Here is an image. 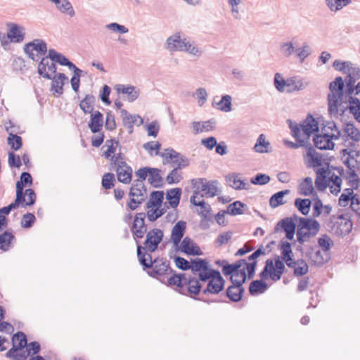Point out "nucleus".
<instances>
[{"label":"nucleus","instance_id":"obj_1","mask_svg":"<svg viewBox=\"0 0 360 360\" xmlns=\"http://www.w3.org/2000/svg\"><path fill=\"white\" fill-rule=\"evenodd\" d=\"M137 256L143 270L151 269L147 271L151 277L163 282L165 276L172 273L169 261L163 258L152 260L151 255L148 252H143L142 246L139 245H137Z\"/></svg>","mask_w":360,"mask_h":360},{"label":"nucleus","instance_id":"obj_2","mask_svg":"<svg viewBox=\"0 0 360 360\" xmlns=\"http://www.w3.org/2000/svg\"><path fill=\"white\" fill-rule=\"evenodd\" d=\"M287 122L292 136L297 142L300 143V146L302 147H307L310 145L309 140L311 134L319 130L318 122L311 115H308L300 124L290 120H288Z\"/></svg>","mask_w":360,"mask_h":360},{"label":"nucleus","instance_id":"obj_3","mask_svg":"<svg viewBox=\"0 0 360 360\" xmlns=\"http://www.w3.org/2000/svg\"><path fill=\"white\" fill-rule=\"evenodd\" d=\"M344 81L341 77H338L330 82L329 89L330 93L328 96V111L331 115H336L338 112V106L346 103L347 96L344 94Z\"/></svg>","mask_w":360,"mask_h":360},{"label":"nucleus","instance_id":"obj_4","mask_svg":"<svg viewBox=\"0 0 360 360\" xmlns=\"http://www.w3.org/2000/svg\"><path fill=\"white\" fill-rule=\"evenodd\" d=\"M112 169H115L117 177L120 182L129 184L131 181L132 169L124 160L121 154L111 158Z\"/></svg>","mask_w":360,"mask_h":360},{"label":"nucleus","instance_id":"obj_5","mask_svg":"<svg viewBox=\"0 0 360 360\" xmlns=\"http://www.w3.org/2000/svg\"><path fill=\"white\" fill-rule=\"evenodd\" d=\"M328 226L332 233L338 236H345L352 231V222L348 217L344 215L333 216Z\"/></svg>","mask_w":360,"mask_h":360},{"label":"nucleus","instance_id":"obj_6","mask_svg":"<svg viewBox=\"0 0 360 360\" xmlns=\"http://www.w3.org/2000/svg\"><path fill=\"white\" fill-rule=\"evenodd\" d=\"M163 164H171L174 168L182 169L189 165L188 159L173 148H166L161 153Z\"/></svg>","mask_w":360,"mask_h":360},{"label":"nucleus","instance_id":"obj_7","mask_svg":"<svg viewBox=\"0 0 360 360\" xmlns=\"http://www.w3.org/2000/svg\"><path fill=\"white\" fill-rule=\"evenodd\" d=\"M129 195L131 197L128 206L131 210H135L147 196L146 189L141 181L135 180L130 188Z\"/></svg>","mask_w":360,"mask_h":360},{"label":"nucleus","instance_id":"obj_8","mask_svg":"<svg viewBox=\"0 0 360 360\" xmlns=\"http://www.w3.org/2000/svg\"><path fill=\"white\" fill-rule=\"evenodd\" d=\"M24 51L30 58L37 61L41 56L44 55L47 52V45L44 41L37 39L26 44Z\"/></svg>","mask_w":360,"mask_h":360},{"label":"nucleus","instance_id":"obj_9","mask_svg":"<svg viewBox=\"0 0 360 360\" xmlns=\"http://www.w3.org/2000/svg\"><path fill=\"white\" fill-rule=\"evenodd\" d=\"M146 233V238L143 243L144 247H142V252H153L158 249L164 237L163 231L160 229H153Z\"/></svg>","mask_w":360,"mask_h":360},{"label":"nucleus","instance_id":"obj_10","mask_svg":"<svg viewBox=\"0 0 360 360\" xmlns=\"http://www.w3.org/2000/svg\"><path fill=\"white\" fill-rule=\"evenodd\" d=\"M146 214L143 212L137 213L134 217L131 231L134 240L143 238L147 232L145 224Z\"/></svg>","mask_w":360,"mask_h":360},{"label":"nucleus","instance_id":"obj_11","mask_svg":"<svg viewBox=\"0 0 360 360\" xmlns=\"http://www.w3.org/2000/svg\"><path fill=\"white\" fill-rule=\"evenodd\" d=\"M214 276L209 280L207 286L202 290L204 294H218L224 288V280L220 274L219 271H213Z\"/></svg>","mask_w":360,"mask_h":360},{"label":"nucleus","instance_id":"obj_12","mask_svg":"<svg viewBox=\"0 0 360 360\" xmlns=\"http://www.w3.org/2000/svg\"><path fill=\"white\" fill-rule=\"evenodd\" d=\"M8 26L7 37L10 41L14 43L22 42L25 39V29L15 23H10Z\"/></svg>","mask_w":360,"mask_h":360},{"label":"nucleus","instance_id":"obj_13","mask_svg":"<svg viewBox=\"0 0 360 360\" xmlns=\"http://www.w3.org/2000/svg\"><path fill=\"white\" fill-rule=\"evenodd\" d=\"M176 249L188 255H201L202 254L200 248L188 237H185Z\"/></svg>","mask_w":360,"mask_h":360},{"label":"nucleus","instance_id":"obj_14","mask_svg":"<svg viewBox=\"0 0 360 360\" xmlns=\"http://www.w3.org/2000/svg\"><path fill=\"white\" fill-rule=\"evenodd\" d=\"M49 56L43 58L38 65V73L44 78L51 79L52 75L56 72V65L55 63L49 62Z\"/></svg>","mask_w":360,"mask_h":360},{"label":"nucleus","instance_id":"obj_15","mask_svg":"<svg viewBox=\"0 0 360 360\" xmlns=\"http://www.w3.org/2000/svg\"><path fill=\"white\" fill-rule=\"evenodd\" d=\"M180 51L185 52L196 58L202 56L203 51L194 41L191 40L187 37H184L182 48Z\"/></svg>","mask_w":360,"mask_h":360},{"label":"nucleus","instance_id":"obj_16","mask_svg":"<svg viewBox=\"0 0 360 360\" xmlns=\"http://www.w3.org/2000/svg\"><path fill=\"white\" fill-rule=\"evenodd\" d=\"M186 229V223L184 221H179L172 228L171 240L174 247L177 248L183 238Z\"/></svg>","mask_w":360,"mask_h":360},{"label":"nucleus","instance_id":"obj_17","mask_svg":"<svg viewBox=\"0 0 360 360\" xmlns=\"http://www.w3.org/2000/svg\"><path fill=\"white\" fill-rule=\"evenodd\" d=\"M183 41L184 37H181V32H176L167 39L165 48L169 52L180 51Z\"/></svg>","mask_w":360,"mask_h":360},{"label":"nucleus","instance_id":"obj_18","mask_svg":"<svg viewBox=\"0 0 360 360\" xmlns=\"http://www.w3.org/2000/svg\"><path fill=\"white\" fill-rule=\"evenodd\" d=\"M265 255V250L262 246L261 248H258L256 251H255L250 256L248 257L249 262L246 261V264L245 266H246L247 271H248V278L249 279H252L255 273V269L257 266V261L256 259L258 258L261 255Z\"/></svg>","mask_w":360,"mask_h":360},{"label":"nucleus","instance_id":"obj_19","mask_svg":"<svg viewBox=\"0 0 360 360\" xmlns=\"http://www.w3.org/2000/svg\"><path fill=\"white\" fill-rule=\"evenodd\" d=\"M118 94L127 95V101L133 102L136 100L140 94L139 89L131 85L117 84L115 87Z\"/></svg>","mask_w":360,"mask_h":360},{"label":"nucleus","instance_id":"obj_20","mask_svg":"<svg viewBox=\"0 0 360 360\" xmlns=\"http://www.w3.org/2000/svg\"><path fill=\"white\" fill-rule=\"evenodd\" d=\"M120 113L123 124L129 129L130 134L132 133L134 124L139 122L138 125H140L143 123V120L139 115L129 114L125 109H121Z\"/></svg>","mask_w":360,"mask_h":360},{"label":"nucleus","instance_id":"obj_21","mask_svg":"<svg viewBox=\"0 0 360 360\" xmlns=\"http://www.w3.org/2000/svg\"><path fill=\"white\" fill-rule=\"evenodd\" d=\"M274 84L279 92L292 93L291 77L285 79L281 73L277 72L274 75Z\"/></svg>","mask_w":360,"mask_h":360},{"label":"nucleus","instance_id":"obj_22","mask_svg":"<svg viewBox=\"0 0 360 360\" xmlns=\"http://www.w3.org/2000/svg\"><path fill=\"white\" fill-rule=\"evenodd\" d=\"M345 74H347L345 79L346 86H350L360 78V67L349 62L348 63L347 69L345 70Z\"/></svg>","mask_w":360,"mask_h":360},{"label":"nucleus","instance_id":"obj_23","mask_svg":"<svg viewBox=\"0 0 360 360\" xmlns=\"http://www.w3.org/2000/svg\"><path fill=\"white\" fill-rule=\"evenodd\" d=\"M278 227L284 230L288 239H293L296 226L292 218L287 217L280 221L276 229H278Z\"/></svg>","mask_w":360,"mask_h":360},{"label":"nucleus","instance_id":"obj_24","mask_svg":"<svg viewBox=\"0 0 360 360\" xmlns=\"http://www.w3.org/2000/svg\"><path fill=\"white\" fill-rule=\"evenodd\" d=\"M333 139L327 135L316 134L314 138V143L316 148L321 150H332L334 148Z\"/></svg>","mask_w":360,"mask_h":360},{"label":"nucleus","instance_id":"obj_25","mask_svg":"<svg viewBox=\"0 0 360 360\" xmlns=\"http://www.w3.org/2000/svg\"><path fill=\"white\" fill-rule=\"evenodd\" d=\"M341 136L358 142L360 141V131L353 124L347 123L344 125L342 131H341Z\"/></svg>","mask_w":360,"mask_h":360},{"label":"nucleus","instance_id":"obj_26","mask_svg":"<svg viewBox=\"0 0 360 360\" xmlns=\"http://www.w3.org/2000/svg\"><path fill=\"white\" fill-rule=\"evenodd\" d=\"M215 122L207 120L205 122H193L191 123L192 133L198 134L212 131L214 129Z\"/></svg>","mask_w":360,"mask_h":360},{"label":"nucleus","instance_id":"obj_27","mask_svg":"<svg viewBox=\"0 0 360 360\" xmlns=\"http://www.w3.org/2000/svg\"><path fill=\"white\" fill-rule=\"evenodd\" d=\"M103 125V116L99 111L91 113L89 127L93 133L99 132Z\"/></svg>","mask_w":360,"mask_h":360},{"label":"nucleus","instance_id":"obj_28","mask_svg":"<svg viewBox=\"0 0 360 360\" xmlns=\"http://www.w3.org/2000/svg\"><path fill=\"white\" fill-rule=\"evenodd\" d=\"M295 220H299L298 226L302 228L304 230H309L314 233H318L320 229L319 223L314 219H307L302 217H298L295 216Z\"/></svg>","mask_w":360,"mask_h":360},{"label":"nucleus","instance_id":"obj_29","mask_svg":"<svg viewBox=\"0 0 360 360\" xmlns=\"http://www.w3.org/2000/svg\"><path fill=\"white\" fill-rule=\"evenodd\" d=\"M326 169L328 183L330 187V191L333 193L338 194L340 191L342 179L331 170L328 169Z\"/></svg>","mask_w":360,"mask_h":360},{"label":"nucleus","instance_id":"obj_30","mask_svg":"<svg viewBox=\"0 0 360 360\" xmlns=\"http://www.w3.org/2000/svg\"><path fill=\"white\" fill-rule=\"evenodd\" d=\"M327 135L329 138L337 140L341 137L340 131L334 122H326L321 129V135Z\"/></svg>","mask_w":360,"mask_h":360},{"label":"nucleus","instance_id":"obj_31","mask_svg":"<svg viewBox=\"0 0 360 360\" xmlns=\"http://www.w3.org/2000/svg\"><path fill=\"white\" fill-rule=\"evenodd\" d=\"M13 347L8 350V354L13 353L15 349H22L27 345V337L22 332H18L12 338Z\"/></svg>","mask_w":360,"mask_h":360},{"label":"nucleus","instance_id":"obj_32","mask_svg":"<svg viewBox=\"0 0 360 360\" xmlns=\"http://www.w3.org/2000/svg\"><path fill=\"white\" fill-rule=\"evenodd\" d=\"M51 91L58 95H61L63 92V86L68 78L63 73H58L54 77H52Z\"/></svg>","mask_w":360,"mask_h":360},{"label":"nucleus","instance_id":"obj_33","mask_svg":"<svg viewBox=\"0 0 360 360\" xmlns=\"http://www.w3.org/2000/svg\"><path fill=\"white\" fill-rule=\"evenodd\" d=\"M49 58L53 61L58 63L61 65L68 66L70 69H73L76 66L70 62L65 56L58 53L54 49L49 50Z\"/></svg>","mask_w":360,"mask_h":360},{"label":"nucleus","instance_id":"obj_34","mask_svg":"<svg viewBox=\"0 0 360 360\" xmlns=\"http://www.w3.org/2000/svg\"><path fill=\"white\" fill-rule=\"evenodd\" d=\"M244 292V288L242 285H230L226 290V295L232 302H239L242 299Z\"/></svg>","mask_w":360,"mask_h":360},{"label":"nucleus","instance_id":"obj_35","mask_svg":"<svg viewBox=\"0 0 360 360\" xmlns=\"http://www.w3.org/2000/svg\"><path fill=\"white\" fill-rule=\"evenodd\" d=\"M316 179L315 184L318 190L324 191L329 184L327 179V169L325 168H319L316 171Z\"/></svg>","mask_w":360,"mask_h":360},{"label":"nucleus","instance_id":"obj_36","mask_svg":"<svg viewBox=\"0 0 360 360\" xmlns=\"http://www.w3.org/2000/svg\"><path fill=\"white\" fill-rule=\"evenodd\" d=\"M352 3V0H325L326 7L330 11L336 13Z\"/></svg>","mask_w":360,"mask_h":360},{"label":"nucleus","instance_id":"obj_37","mask_svg":"<svg viewBox=\"0 0 360 360\" xmlns=\"http://www.w3.org/2000/svg\"><path fill=\"white\" fill-rule=\"evenodd\" d=\"M281 251L282 259L285 262L288 266H290L291 262L293 261V253L291 245L289 242L282 241L281 244Z\"/></svg>","mask_w":360,"mask_h":360},{"label":"nucleus","instance_id":"obj_38","mask_svg":"<svg viewBox=\"0 0 360 360\" xmlns=\"http://www.w3.org/2000/svg\"><path fill=\"white\" fill-rule=\"evenodd\" d=\"M307 156L309 158L310 167H316L321 166L323 159L322 155L319 153L313 147L310 146L307 151Z\"/></svg>","mask_w":360,"mask_h":360},{"label":"nucleus","instance_id":"obj_39","mask_svg":"<svg viewBox=\"0 0 360 360\" xmlns=\"http://www.w3.org/2000/svg\"><path fill=\"white\" fill-rule=\"evenodd\" d=\"M285 270L284 263L279 257L273 261V269L270 274V278L274 281H278L281 279V276Z\"/></svg>","mask_w":360,"mask_h":360},{"label":"nucleus","instance_id":"obj_40","mask_svg":"<svg viewBox=\"0 0 360 360\" xmlns=\"http://www.w3.org/2000/svg\"><path fill=\"white\" fill-rule=\"evenodd\" d=\"M96 98L91 95H86L79 103L81 110L85 113H92L95 105Z\"/></svg>","mask_w":360,"mask_h":360},{"label":"nucleus","instance_id":"obj_41","mask_svg":"<svg viewBox=\"0 0 360 360\" xmlns=\"http://www.w3.org/2000/svg\"><path fill=\"white\" fill-rule=\"evenodd\" d=\"M208 266V262L205 259L195 258L191 260L190 269L193 274L197 275L200 271L207 270V267Z\"/></svg>","mask_w":360,"mask_h":360},{"label":"nucleus","instance_id":"obj_42","mask_svg":"<svg viewBox=\"0 0 360 360\" xmlns=\"http://www.w3.org/2000/svg\"><path fill=\"white\" fill-rule=\"evenodd\" d=\"M247 270L246 266H243L238 268V271L233 273L231 276V281L232 284L242 285L245 282L248 277L245 271Z\"/></svg>","mask_w":360,"mask_h":360},{"label":"nucleus","instance_id":"obj_43","mask_svg":"<svg viewBox=\"0 0 360 360\" xmlns=\"http://www.w3.org/2000/svg\"><path fill=\"white\" fill-rule=\"evenodd\" d=\"M290 267L294 269V274L296 276H301L306 274L308 271V265L303 259L292 261Z\"/></svg>","mask_w":360,"mask_h":360},{"label":"nucleus","instance_id":"obj_44","mask_svg":"<svg viewBox=\"0 0 360 360\" xmlns=\"http://www.w3.org/2000/svg\"><path fill=\"white\" fill-rule=\"evenodd\" d=\"M199 198V193H195L191 198V202L195 206H198L200 208V214L204 217H207L210 210V205L205 202L204 200H196V198Z\"/></svg>","mask_w":360,"mask_h":360},{"label":"nucleus","instance_id":"obj_45","mask_svg":"<svg viewBox=\"0 0 360 360\" xmlns=\"http://www.w3.org/2000/svg\"><path fill=\"white\" fill-rule=\"evenodd\" d=\"M201 191L205 193L206 197L212 198L219 194L217 181L206 182L202 184Z\"/></svg>","mask_w":360,"mask_h":360},{"label":"nucleus","instance_id":"obj_46","mask_svg":"<svg viewBox=\"0 0 360 360\" xmlns=\"http://www.w3.org/2000/svg\"><path fill=\"white\" fill-rule=\"evenodd\" d=\"M299 193L303 195H309L314 191L313 181L311 177H306L298 186Z\"/></svg>","mask_w":360,"mask_h":360},{"label":"nucleus","instance_id":"obj_47","mask_svg":"<svg viewBox=\"0 0 360 360\" xmlns=\"http://www.w3.org/2000/svg\"><path fill=\"white\" fill-rule=\"evenodd\" d=\"M164 198V193L162 191H153L150 193V198L146 203V207L148 209L158 207L161 205Z\"/></svg>","mask_w":360,"mask_h":360},{"label":"nucleus","instance_id":"obj_48","mask_svg":"<svg viewBox=\"0 0 360 360\" xmlns=\"http://www.w3.org/2000/svg\"><path fill=\"white\" fill-rule=\"evenodd\" d=\"M181 190L179 188L171 189L167 192V199L169 200L172 207H176L178 206L181 198Z\"/></svg>","mask_w":360,"mask_h":360},{"label":"nucleus","instance_id":"obj_49","mask_svg":"<svg viewBox=\"0 0 360 360\" xmlns=\"http://www.w3.org/2000/svg\"><path fill=\"white\" fill-rule=\"evenodd\" d=\"M290 193L289 190H284L274 194L269 200V205L271 207L276 208L280 205H282L285 203L283 201V198L285 195Z\"/></svg>","mask_w":360,"mask_h":360},{"label":"nucleus","instance_id":"obj_50","mask_svg":"<svg viewBox=\"0 0 360 360\" xmlns=\"http://www.w3.org/2000/svg\"><path fill=\"white\" fill-rule=\"evenodd\" d=\"M245 264H246L245 259H240L232 264H225L223 266L222 272L226 276H231L233 273L238 271L239 267H242L245 266Z\"/></svg>","mask_w":360,"mask_h":360},{"label":"nucleus","instance_id":"obj_51","mask_svg":"<svg viewBox=\"0 0 360 360\" xmlns=\"http://www.w3.org/2000/svg\"><path fill=\"white\" fill-rule=\"evenodd\" d=\"M311 201L309 199L297 198L295 206L303 214L307 215L310 211Z\"/></svg>","mask_w":360,"mask_h":360},{"label":"nucleus","instance_id":"obj_52","mask_svg":"<svg viewBox=\"0 0 360 360\" xmlns=\"http://www.w3.org/2000/svg\"><path fill=\"white\" fill-rule=\"evenodd\" d=\"M55 3L60 12L67 13L70 17L75 15V12L72 6V4L68 0H57Z\"/></svg>","mask_w":360,"mask_h":360},{"label":"nucleus","instance_id":"obj_53","mask_svg":"<svg viewBox=\"0 0 360 360\" xmlns=\"http://www.w3.org/2000/svg\"><path fill=\"white\" fill-rule=\"evenodd\" d=\"M350 112L354 115L355 119L360 122V101L356 98L349 96L348 98Z\"/></svg>","mask_w":360,"mask_h":360},{"label":"nucleus","instance_id":"obj_54","mask_svg":"<svg viewBox=\"0 0 360 360\" xmlns=\"http://www.w3.org/2000/svg\"><path fill=\"white\" fill-rule=\"evenodd\" d=\"M148 181L154 187L160 186L162 179L160 174V170L156 168H150Z\"/></svg>","mask_w":360,"mask_h":360},{"label":"nucleus","instance_id":"obj_55","mask_svg":"<svg viewBox=\"0 0 360 360\" xmlns=\"http://www.w3.org/2000/svg\"><path fill=\"white\" fill-rule=\"evenodd\" d=\"M231 101L232 98L230 95H224L221 100L217 103V109L225 112L231 111Z\"/></svg>","mask_w":360,"mask_h":360},{"label":"nucleus","instance_id":"obj_56","mask_svg":"<svg viewBox=\"0 0 360 360\" xmlns=\"http://www.w3.org/2000/svg\"><path fill=\"white\" fill-rule=\"evenodd\" d=\"M269 145V142L266 141L265 136L262 134L257 139V142L254 146V150L259 153H266L268 152L267 148Z\"/></svg>","mask_w":360,"mask_h":360},{"label":"nucleus","instance_id":"obj_57","mask_svg":"<svg viewBox=\"0 0 360 360\" xmlns=\"http://www.w3.org/2000/svg\"><path fill=\"white\" fill-rule=\"evenodd\" d=\"M229 6L230 7V11L232 17L235 20H240L241 18V13L240 12V5L242 3V0H226Z\"/></svg>","mask_w":360,"mask_h":360},{"label":"nucleus","instance_id":"obj_58","mask_svg":"<svg viewBox=\"0 0 360 360\" xmlns=\"http://www.w3.org/2000/svg\"><path fill=\"white\" fill-rule=\"evenodd\" d=\"M247 205L240 201H235L231 203L227 207V214L233 216L240 215L243 214V208Z\"/></svg>","mask_w":360,"mask_h":360},{"label":"nucleus","instance_id":"obj_59","mask_svg":"<svg viewBox=\"0 0 360 360\" xmlns=\"http://www.w3.org/2000/svg\"><path fill=\"white\" fill-rule=\"evenodd\" d=\"M318 233H314L309 230H304L302 228L298 226L297 231V241L302 244L306 241H308L311 238L314 237Z\"/></svg>","mask_w":360,"mask_h":360},{"label":"nucleus","instance_id":"obj_60","mask_svg":"<svg viewBox=\"0 0 360 360\" xmlns=\"http://www.w3.org/2000/svg\"><path fill=\"white\" fill-rule=\"evenodd\" d=\"M187 282V277L184 274H173L167 279V284L169 285H177L178 287H183L184 283Z\"/></svg>","mask_w":360,"mask_h":360},{"label":"nucleus","instance_id":"obj_61","mask_svg":"<svg viewBox=\"0 0 360 360\" xmlns=\"http://www.w3.org/2000/svg\"><path fill=\"white\" fill-rule=\"evenodd\" d=\"M228 181L230 184V186L237 190L240 189H247L248 184L243 180L238 179V176L236 174H231L228 176Z\"/></svg>","mask_w":360,"mask_h":360},{"label":"nucleus","instance_id":"obj_62","mask_svg":"<svg viewBox=\"0 0 360 360\" xmlns=\"http://www.w3.org/2000/svg\"><path fill=\"white\" fill-rule=\"evenodd\" d=\"M297 58L302 63L311 54V49L307 42H304L301 47L295 49Z\"/></svg>","mask_w":360,"mask_h":360},{"label":"nucleus","instance_id":"obj_63","mask_svg":"<svg viewBox=\"0 0 360 360\" xmlns=\"http://www.w3.org/2000/svg\"><path fill=\"white\" fill-rule=\"evenodd\" d=\"M181 169L174 168L167 175L166 181L169 184H177L183 179Z\"/></svg>","mask_w":360,"mask_h":360},{"label":"nucleus","instance_id":"obj_64","mask_svg":"<svg viewBox=\"0 0 360 360\" xmlns=\"http://www.w3.org/2000/svg\"><path fill=\"white\" fill-rule=\"evenodd\" d=\"M14 238V236L8 232L5 231L0 235V249L6 251L8 250L11 240Z\"/></svg>","mask_w":360,"mask_h":360}]
</instances>
